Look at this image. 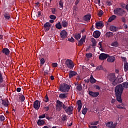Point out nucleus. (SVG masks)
<instances>
[{
    "label": "nucleus",
    "mask_w": 128,
    "mask_h": 128,
    "mask_svg": "<svg viewBox=\"0 0 128 128\" xmlns=\"http://www.w3.org/2000/svg\"><path fill=\"white\" fill-rule=\"evenodd\" d=\"M106 4L107 6H112V1H107L106 2Z\"/></svg>",
    "instance_id": "obj_55"
},
{
    "label": "nucleus",
    "mask_w": 128,
    "mask_h": 128,
    "mask_svg": "<svg viewBox=\"0 0 128 128\" xmlns=\"http://www.w3.org/2000/svg\"><path fill=\"white\" fill-rule=\"evenodd\" d=\"M62 108L64 110L65 112H66V110H67L68 106H66V104H64L63 102H62Z\"/></svg>",
    "instance_id": "obj_48"
},
{
    "label": "nucleus",
    "mask_w": 128,
    "mask_h": 128,
    "mask_svg": "<svg viewBox=\"0 0 128 128\" xmlns=\"http://www.w3.org/2000/svg\"><path fill=\"white\" fill-rule=\"evenodd\" d=\"M120 19L122 22H124V24H126V20L125 18L122 17L120 18Z\"/></svg>",
    "instance_id": "obj_54"
},
{
    "label": "nucleus",
    "mask_w": 128,
    "mask_h": 128,
    "mask_svg": "<svg viewBox=\"0 0 128 128\" xmlns=\"http://www.w3.org/2000/svg\"><path fill=\"white\" fill-rule=\"evenodd\" d=\"M101 32H100V30H95L92 34V36L94 37V38H98L100 36Z\"/></svg>",
    "instance_id": "obj_15"
},
{
    "label": "nucleus",
    "mask_w": 128,
    "mask_h": 128,
    "mask_svg": "<svg viewBox=\"0 0 128 128\" xmlns=\"http://www.w3.org/2000/svg\"><path fill=\"white\" fill-rule=\"evenodd\" d=\"M58 4H59V5H60V8H64V0H60L59 2H58Z\"/></svg>",
    "instance_id": "obj_39"
},
{
    "label": "nucleus",
    "mask_w": 128,
    "mask_h": 128,
    "mask_svg": "<svg viewBox=\"0 0 128 128\" xmlns=\"http://www.w3.org/2000/svg\"><path fill=\"white\" fill-rule=\"evenodd\" d=\"M103 15V11L102 10H100L99 11V12H98V16H101Z\"/></svg>",
    "instance_id": "obj_56"
},
{
    "label": "nucleus",
    "mask_w": 128,
    "mask_h": 128,
    "mask_svg": "<svg viewBox=\"0 0 128 128\" xmlns=\"http://www.w3.org/2000/svg\"><path fill=\"white\" fill-rule=\"evenodd\" d=\"M96 70H105V69L100 65L96 67Z\"/></svg>",
    "instance_id": "obj_37"
},
{
    "label": "nucleus",
    "mask_w": 128,
    "mask_h": 128,
    "mask_svg": "<svg viewBox=\"0 0 128 128\" xmlns=\"http://www.w3.org/2000/svg\"><path fill=\"white\" fill-rule=\"evenodd\" d=\"M56 10L55 8L52 9V14H56Z\"/></svg>",
    "instance_id": "obj_60"
},
{
    "label": "nucleus",
    "mask_w": 128,
    "mask_h": 128,
    "mask_svg": "<svg viewBox=\"0 0 128 128\" xmlns=\"http://www.w3.org/2000/svg\"><path fill=\"white\" fill-rule=\"evenodd\" d=\"M90 81L91 84H96V80L94 79V78L93 76L92 75L90 77Z\"/></svg>",
    "instance_id": "obj_29"
},
{
    "label": "nucleus",
    "mask_w": 128,
    "mask_h": 128,
    "mask_svg": "<svg viewBox=\"0 0 128 128\" xmlns=\"http://www.w3.org/2000/svg\"><path fill=\"white\" fill-rule=\"evenodd\" d=\"M124 89V88L122 84L116 86L115 88V96L116 98V100L120 103L122 102V94Z\"/></svg>",
    "instance_id": "obj_1"
},
{
    "label": "nucleus",
    "mask_w": 128,
    "mask_h": 128,
    "mask_svg": "<svg viewBox=\"0 0 128 128\" xmlns=\"http://www.w3.org/2000/svg\"><path fill=\"white\" fill-rule=\"evenodd\" d=\"M40 106V103L38 100H36L34 102V108L36 110H38Z\"/></svg>",
    "instance_id": "obj_11"
},
{
    "label": "nucleus",
    "mask_w": 128,
    "mask_h": 128,
    "mask_svg": "<svg viewBox=\"0 0 128 128\" xmlns=\"http://www.w3.org/2000/svg\"><path fill=\"white\" fill-rule=\"evenodd\" d=\"M76 90L78 91H82V85L81 84H79L77 86Z\"/></svg>",
    "instance_id": "obj_40"
},
{
    "label": "nucleus",
    "mask_w": 128,
    "mask_h": 128,
    "mask_svg": "<svg viewBox=\"0 0 128 128\" xmlns=\"http://www.w3.org/2000/svg\"><path fill=\"white\" fill-rule=\"evenodd\" d=\"M106 36L108 37V38H110V37H112L114 36V33L112 32H107L106 34Z\"/></svg>",
    "instance_id": "obj_35"
},
{
    "label": "nucleus",
    "mask_w": 128,
    "mask_h": 128,
    "mask_svg": "<svg viewBox=\"0 0 128 128\" xmlns=\"http://www.w3.org/2000/svg\"><path fill=\"white\" fill-rule=\"evenodd\" d=\"M2 52L4 54L5 56H8L10 52V50H8V48H4L2 50Z\"/></svg>",
    "instance_id": "obj_18"
},
{
    "label": "nucleus",
    "mask_w": 128,
    "mask_h": 128,
    "mask_svg": "<svg viewBox=\"0 0 128 128\" xmlns=\"http://www.w3.org/2000/svg\"><path fill=\"white\" fill-rule=\"evenodd\" d=\"M108 58H107V62H114L116 60V58L114 56H108Z\"/></svg>",
    "instance_id": "obj_21"
},
{
    "label": "nucleus",
    "mask_w": 128,
    "mask_h": 128,
    "mask_svg": "<svg viewBox=\"0 0 128 128\" xmlns=\"http://www.w3.org/2000/svg\"><path fill=\"white\" fill-rule=\"evenodd\" d=\"M104 26V25L102 21H99L98 22H96V27L97 28H98V27L103 28Z\"/></svg>",
    "instance_id": "obj_20"
},
{
    "label": "nucleus",
    "mask_w": 128,
    "mask_h": 128,
    "mask_svg": "<svg viewBox=\"0 0 128 128\" xmlns=\"http://www.w3.org/2000/svg\"><path fill=\"white\" fill-rule=\"evenodd\" d=\"M126 12L122 8H116L114 10V14L116 16H122L126 14Z\"/></svg>",
    "instance_id": "obj_4"
},
{
    "label": "nucleus",
    "mask_w": 128,
    "mask_h": 128,
    "mask_svg": "<svg viewBox=\"0 0 128 128\" xmlns=\"http://www.w3.org/2000/svg\"><path fill=\"white\" fill-rule=\"evenodd\" d=\"M107 78L109 80L110 82H112V85L116 86L117 84V79L116 78V76L115 74L112 73L109 74L107 76Z\"/></svg>",
    "instance_id": "obj_3"
},
{
    "label": "nucleus",
    "mask_w": 128,
    "mask_h": 128,
    "mask_svg": "<svg viewBox=\"0 0 128 128\" xmlns=\"http://www.w3.org/2000/svg\"><path fill=\"white\" fill-rule=\"evenodd\" d=\"M88 112V108H84L82 110V114L84 115H86V112Z\"/></svg>",
    "instance_id": "obj_46"
},
{
    "label": "nucleus",
    "mask_w": 128,
    "mask_h": 128,
    "mask_svg": "<svg viewBox=\"0 0 128 128\" xmlns=\"http://www.w3.org/2000/svg\"><path fill=\"white\" fill-rule=\"evenodd\" d=\"M62 26L64 28L68 27V22L66 20H63L62 22Z\"/></svg>",
    "instance_id": "obj_26"
},
{
    "label": "nucleus",
    "mask_w": 128,
    "mask_h": 128,
    "mask_svg": "<svg viewBox=\"0 0 128 128\" xmlns=\"http://www.w3.org/2000/svg\"><path fill=\"white\" fill-rule=\"evenodd\" d=\"M88 94H90V96H92V98H96L98 96H99L100 92L88 91Z\"/></svg>",
    "instance_id": "obj_14"
},
{
    "label": "nucleus",
    "mask_w": 128,
    "mask_h": 128,
    "mask_svg": "<svg viewBox=\"0 0 128 128\" xmlns=\"http://www.w3.org/2000/svg\"><path fill=\"white\" fill-rule=\"evenodd\" d=\"M77 105L78 106V112H80V110H82V104L80 100H78L76 102Z\"/></svg>",
    "instance_id": "obj_16"
},
{
    "label": "nucleus",
    "mask_w": 128,
    "mask_h": 128,
    "mask_svg": "<svg viewBox=\"0 0 128 128\" xmlns=\"http://www.w3.org/2000/svg\"><path fill=\"white\" fill-rule=\"evenodd\" d=\"M3 16H4L5 20H10V12L6 10L4 11Z\"/></svg>",
    "instance_id": "obj_10"
},
{
    "label": "nucleus",
    "mask_w": 128,
    "mask_h": 128,
    "mask_svg": "<svg viewBox=\"0 0 128 128\" xmlns=\"http://www.w3.org/2000/svg\"><path fill=\"white\" fill-rule=\"evenodd\" d=\"M4 82V77H2V74L0 72V84Z\"/></svg>",
    "instance_id": "obj_47"
},
{
    "label": "nucleus",
    "mask_w": 128,
    "mask_h": 128,
    "mask_svg": "<svg viewBox=\"0 0 128 128\" xmlns=\"http://www.w3.org/2000/svg\"><path fill=\"white\" fill-rule=\"evenodd\" d=\"M49 100L48 94L46 95L45 98L44 99V101L46 102H48Z\"/></svg>",
    "instance_id": "obj_51"
},
{
    "label": "nucleus",
    "mask_w": 128,
    "mask_h": 128,
    "mask_svg": "<svg viewBox=\"0 0 128 128\" xmlns=\"http://www.w3.org/2000/svg\"><path fill=\"white\" fill-rule=\"evenodd\" d=\"M52 67L56 68L58 66V63H52Z\"/></svg>",
    "instance_id": "obj_62"
},
{
    "label": "nucleus",
    "mask_w": 128,
    "mask_h": 128,
    "mask_svg": "<svg viewBox=\"0 0 128 128\" xmlns=\"http://www.w3.org/2000/svg\"><path fill=\"white\" fill-rule=\"evenodd\" d=\"M52 24L50 22H46L44 24V26L45 28V32H48L51 28Z\"/></svg>",
    "instance_id": "obj_12"
},
{
    "label": "nucleus",
    "mask_w": 128,
    "mask_h": 128,
    "mask_svg": "<svg viewBox=\"0 0 128 128\" xmlns=\"http://www.w3.org/2000/svg\"><path fill=\"white\" fill-rule=\"evenodd\" d=\"M91 18L92 15L88 14L83 16V20H84V22H88L90 20Z\"/></svg>",
    "instance_id": "obj_19"
},
{
    "label": "nucleus",
    "mask_w": 128,
    "mask_h": 128,
    "mask_svg": "<svg viewBox=\"0 0 128 128\" xmlns=\"http://www.w3.org/2000/svg\"><path fill=\"white\" fill-rule=\"evenodd\" d=\"M86 57L88 58H90L92 57V53L86 54Z\"/></svg>",
    "instance_id": "obj_43"
},
{
    "label": "nucleus",
    "mask_w": 128,
    "mask_h": 128,
    "mask_svg": "<svg viewBox=\"0 0 128 128\" xmlns=\"http://www.w3.org/2000/svg\"><path fill=\"white\" fill-rule=\"evenodd\" d=\"M108 57H110V56L108 54L102 53L100 54L98 58H99V60H106V58H108Z\"/></svg>",
    "instance_id": "obj_9"
},
{
    "label": "nucleus",
    "mask_w": 128,
    "mask_h": 128,
    "mask_svg": "<svg viewBox=\"0 0 128 128\" xmlns=\"http://www.w3.org/2000/svg\"><path fill=\"white\" fill-rule=\"evenodd\" d=\"M19 98L20 102H22L24 101L26 98H24V95H22Z\"/></svg>",
    "instance_id": "obj_45"
},
{
    "label": "nucleus",
    "mask_w": 128,
    "mask_h": 128,
    "mask_svg": "<svg viewBox=\"0 0 128 128\" xmlns=\"http://www.w3.org/2000/svg\"><path fill=\"white\" fill-rule=\"evenodd\" d=\"M86 40V37L82 36L81 39L78 42V46H82Z\"/></svg>",
    "instance_id": "obj_17"
},
{
    "label": "nucleus",
    "mask_w": 128,
    "mask_h": 128,
    "mask_svg": "<svg viewBox=\"0 0 128 128\" xmlns=\"http://www.w3.org/2000/svg\"><path fill=\"white\" fill-rule=\"evenodd\" d=\"M124 70H128V63L124 64Z\"/></svg>",
    "instance_id": "obj_49"
},
{
    "label": "nucleus",
    "mask_w": 128,
    "mask_h": 128,
    "mask_svg": "<svg viewBox=\"0 0 128 128\" xmlns=\"http://www.w3.org/2000/svg\"><path fill=\"white\" fill-rule=\"evenodd\" d=\"M77 74L76 72L75 71H70L69 72V78H72V77L74 76H76Z\"/></svg>",
    "instance_id": "obj_24"
},
{
    "label": "nucleus",
    "mask_w": 128,
    "mask_h": 128,
    "mask_svg": "<svg viewBox=\"0 0 128 128\" xmlns=\"http://www.w3.org/2000/svg\"><path fill=\"white\" fill-rule=\"evenodd\" d=\"M56 28L58 30H60L62 29V24L60 22H58L56 24Z\"/></svg>",
    "instance_id": "obj_33"
},
{
    "label": "nucleus",
    "mask_w": 128,
    "mask_h": 128,
    "mask_svg": "<svg viewBox=\"0 0 128 128\" xmlns=\"http://www.w3.org/2000/svg\"><path fill=\"white\" fill-rule=\"evenodd\" d=\"M0 120L1 122H4V116H0Z\"/></svg>",
    "instance_id": "obj_57"
},
{
    "label": "nucleus",
    "mask_w": 128,
    "mask_h": 128,
    "mask_svg": "<svg viewBox=\"0 0 128 128\" xmlns=\"http://www.w3.org/2000/svg\"><path fill=\"white\" fill-rule=\"evenodd\" d=\"M68 36V33L66 30H62L60 32V36L61 37L62 40H65L67 38Z\"/></svg>",
    "instance_id": "obj_8"
},
{
    "label": "nucleus",
    "mask_w": 128,
    "mask_h": 128,
    "mask_svg": "<svg viewBox=\"0 0 128 128\" xmlns=\"http://www.w3.org/2000/svg\"><path fill=\"white\" fill-rule=\"evenodd\" d=\"M74 38L76 39L77 40H78L79 39L81 38V33H78V34H75L74 36Z\"/></svg>",
    "instance_id": "obj_28"
},
{
    "label": "nucleus",
    "mask_w": 128,
    "mask_h": 128,
    "mask_svg": "<svg viewBox=\"0 0 128 128\" xmlns=\"http://www.w3.org/2000/svg\"><path fill=\"white\" fill-rule=\"evenodd\" d=\"M68 40L70 42H72V43H74V42L76 41L74 39V38L72 36L70 38H68Z\"/></svg>",
    "instance_id": "obj_41"
},
{
    "label": "nucleus",
    "mask_w": 128,
    "mask_h": 128,
    "mask_svg": "<svg viewBox=\"0 0 128 128\" xmlns=\"http://www.w3.org/2000/svg\"><path fill=\"white\" fill-rule=\"evenodd\" d=\"M99 122H100L99 121H94V122H90V125L96 126H97L98 124H99Z\"/></svg>",
    "instance_id": "obj_38"
},
{
    "label": "nucleus",
    "mask_w": 128,
    "mask_h": 128,
    "mask_svg": "<svg viewBox=\"0 0 128 128\" xmlns=\"http://www.w3.org/2000/svg\"><path fill=\"white\" fill-rule=\"evenodd\" d=\"M124 89V88L122 84L116 86L115 88V96L116 98V100L120 103L122 102V94Z\"/></svg>",
    "instance_id": "obj_2"
},
{
    "label": "nucleus",
    "mask_w": 128,
    "mask_h": 128,
    "mask_svg": "<svg viewBox=\"0 0 128 128\" xmlns=\"http://www.w3.org/2000/svg\"><path fill=\"white\" fill-rule=\"evenodd\" d=\"M44 110H45V111L47 112L49 110V107L48 106H44Z\"/></svg>",
    "instance_id": "obj_64"
},
{
    "label": "nucleus",
    "mask_w": 128,
    "mask_h": 128,
    "mask_svg": "<svg viewBox=\"0 0 128 128\" xmlns=\"http://www.w3.org/2000/svg\"><path fill=\"white\" fill-rule=\"evenodd\" d=\"M46 118L48 120H52V116L50 117L48 115H46Z\"/></svg>",
    "instance_id": "obj_59"
},
{
    "label": "nucleus",
    "mask_w": 128,
    "mask_h": 128,
    "mask_svg": "<svg viewBox=\"0 0 128 128\" xmlns=\"http://www.w3.org/2000/svg\"><path fill=\"white\" fill-rule=\"evenodd\" d=\"M116 108H120V109H121V110H124V107L122 106V104H118V105L116 106Z\"/></svg>",
    "instance_id": "obj_50"
},
{
    "label": "nucleus",
    "mask_w": 128,
    "mask_h": 128,
    "mask_svg": "<svg viewBox=\"0 0 128 128\" xmlns=\"http://www.w3.org/2000/svg\"><path fill=\"white\" fill-rule=\"evenodd\" d=\"M50 19H52V20H54L56 19V16H54V15H50Z\"/></svg>",
    "instance_id": "obj_52"
},
{
    "label": "nucleus",
    "mask_w": 128,
    "mask_h": 128,
    "mask_svg": "<svg viewBox=\"0 0 128 128\" xmlns=\"http://www.w3.org/2000/svg\"><path fill=\"white\" fill-rule=\"evenodd\" d=\"M91 42H92V46H96L97 42H96V39H94V38H91Z\"/></svg>",
    "instance_id": "obj_32"
},
{
    "label": "nucleus",
    "mask_w": 128,
    "mask_h": 128,
    "mask_svg": "<svg viewBox=\"0 0 128 128\" xmlns=\"http://www.w3.org/2000/svg\"><path fill=\"white\" fill-rule=\"evenodd\" d=\"M116 84H120L122 82H123V78H119L118 80L116 79Z\"/></svg>",
    "instance_id": "obj_44"
},
{
    "label": "nucleus",
    "mask_w": 128,
    "mask_h": 128,
    "mask_svg": "<svg viewBox=\"0 0 128 128\" xmlns=\"http://www.w3.org/2000/svg\"><path fill=\"white\" fill-rule=\"evenodd\" d=\"M38 124L39 125V126H42L44 124V120H42L41 119H39L38 120Z\"/></svg>",
    "instance_id": "obj_31"
},
{
    "label": "nucleus",
    "mask_w": 128,
    "mask_h": 128,
    "mask_svg": "<svg viewBox=\"0 0 128 128\" xmlns=\"http://www.w3.org/2000/svg\"><path fill=\"white\" fill-rule=\"evenodd\" d=\"M122 86L124 88H128V82L126 81V82L122 83Z\"/></svg>",
    "instance_id": "obj_36"
},
{
    "label": "nucleus",
    "mask_w": 128,
    "mask_h": 128,
    "mask_svg": "<svg viewBox=\"0 0 128 128\" xmlns=\"http://www.w3.org/2000/svg\"><path fill=\"white\" fill-rule=\"evenodd\" d=\"M46 117V114H42V115L39 116V118H44Z\"/></svg>",
    "instance_id": "obj_53"
},
{
    "label": "nucleus",
    "mask_w": 128,
    "mask_h": 128,
    "mask_svg": "<svg viewBox=\"0 0 128 128\" xmlns=\"http://www.w3.org/2000/svg\"><path fill=\"white\" fill-rule=\"evenodd\" d=\"M116 100L114 98H112L111 100V103L112 104H114V102H116Z\"/></svg>",
    "instance_id": "obj_63"
},
{
    "label": "nucleus",
    "mask_w": 128,
    "mask_h": 128,
    "mask_svg": "<svg viewBox=\"0 0 128 128\" xmlns=\"http://www.w3.org/2000/svg\"><path fill=\"white\" fill-rule=\"evenodd\" d=\"M116 18V15H112L109 18L108 22H112V20H114Z\"/></svg>",
    "instance_id": "obj_27"
},
{
    "label": "nucleus",
    "mask_w": 128,
    "mask_h": 128,
    "mask_svg": "<svg viewBox=\"0 0 128 128\" xmlns=\"http://www.w3.org/2000/svg\"><path fill=\"white\" fill-rule=\"evenodd\" d=\"M106 126H107L108 128H115L116 126V123L114 124V122H108L106 123Z\"/></svg>",
    "instance_id": "obj_13"
},
{
    "label": "nucleus",
    "mask_w": 128,
    "mask_h": 128,
    "mask_svg": "<svg viewBox=\"0 0 128 128\" xmlns=\"http://www.w3.org/2000/svg\"><path fill=\"white\" fill-rule=\"evenodd\" d=\"M111 46H112L117 47L118 46V42H112V44H111Z\"/></svg>",
    "instance_id": "obj_42"
},
{
    "label": "nucleus",
    "mask_w": 128,
    "mask_h": 128,
    "mask_svg": "<svg viewBox=\"0 0 128 128\" xmlns=\"http://www.w3.org/2000/svg\"><path fill=\"white\" fill-rule=\"evenodd\" d=\"M61 118L63 122H67L68 118V116L66 115V114H63V115H62V116H61Z\"/></svg>",
    "instance_id": "obj_25"
},
{
    "label": "nucleus",
    "mask_w": 128,
    "mask_h": 128,
    "mask_svg": "<svg viewBox=\"0 0 128 128\" xmlns=\"http://www.w3.org/2000/svg\"><path fill=\"white\" fill-rule=\"evenodd\" d=\"M68 93H60L59 94V98L61 99H65L68 98Z\"/></svg>",
    "instance_id": "obj_23"
},
{
    "label": "nucleus",
    "mask_w": 128,
    "mask_h": 128,
    "mask_svg": "<svg viewBox=\"0 0 128 128\" xmlns=\"http://www.w3.org/2000/svg\"><path fill=\"white\" fill-rule=\"evenodd\" d=\"M110 30L113 32H116V27L114 26H110Z\"/></svg>",
    "instance_id": "obj_34"
},
{
    "label": "nucleus",
    "mask_w": 128,
    "mask_h": 128,
    "mask_svg": "<svg viewBox=\"0 0 128 128\" xmlns=\"http://www.w3.org/2000/svg\"><path fill=\"white\" fill-rule=\"evenodd\" d=\"M56 104V110L58 111H60L62 108V102H60V100H57Z\"/></svg>",
    "instance_id": "obj_7"
},
{
    "label": "nucleus",
    "mask_w": 128,
    "mask_h": 128,
    "mask_svg": "<svg viewBox=\"0 0 128 128\" xmlns=\"http://www.w3.org/2000/svg\"><path fill=\"white\" fill-rule=\"evenodd\" d=\"M73 110H74L73 107L72 106H69L68 107V108H66V113L70 112H72Z\"/></svg>",
    "instance_id": "obj_30"
},
{
    "label": "nucleus",
    "mask_w": 128,
    "mask_h": 128,
    "mask_svg": "<svg viewBox=\"0 0 128 128\" xmlns=\"http://www.w3.org/2000/svg\"><path fill=\"white\" fill-rule=\"evenodd\" d=\"M66 65L67 66L68 68L70 69H72L74 66V64L73 62L70 59H67L66 61Z\"/></svg>",
    "instance_id": "obj_6"
},
{
    "label": "nucleus",
    "mask_w": 128,
    "mask_h": 128,
    "mask_svg": "<svg viewBox=\"0 0 128 128\" xmlns=\"http://www.w3.org/2000/svg\"><path fill=\"white\" fill-rule=\"evenodd\" d=\"M70 88V85L68 84H64V86L60 87V91L64 92V93H67L69 92V90Z\"/></svg>",
    "instance_id": "obj_5"
},
{
    "label": "nucleus",
    "mask_w": 128,
    "mask_h": 128,
    "mask_svg": "<svg viewBox=\"0 0 128 128\" xmlns=\"http://www.w3.org/2000/svg\"><path fill=\"white\" fill-rule=\"evenodd\" d=\"M88 128H98L97 126H94V125H88Z\"/></svg>",
    "instance_id": "obj_61"
},
{
    "label": "nucleus",
    "mask_w": 128,
    "mask_h": 128,
    "mask_svg": "<svg viewBox=\"0 0 128 128\" xmlns=\"http://www.w3.org/2000/svg\"><path fill=\"white\" fill-rule=\"evenodd\" d=\"M45 62L44 58H42L40 59V63L42 64H44Z\"/></svg>",
    "instance_id": "obj_58"
},
{
    "label": "nucleus",
    "mask_w": 128,
    "mask_h": 128,
    "mask_svg": "<svg viewBox=\"0 0 128 128\" xmlns=\"http://www.w3.org/2000/svg\"><path fill=\"white\" fill-rule=\"evenodd\" d=\"M1 100H2V104L6 107L8 108V100H2L1 99Z\"/></svg>",
    "instance_id": "obj_22"
}]
</instances>
